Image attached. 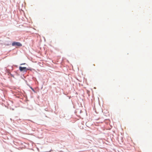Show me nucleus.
Listing matches in <instances>:
<instances>
[{
	"label": "nucleus",
	"instance_id": "1",
	"mask_svg": "<svg viewBox=\"0 0 152 152\" xmlns=\"http://www.w3.org/2000/svg\"><path fill=\"white\" fill-rule=\"evenodd\" d=\"M19 70L21 72H26L28 69L26 67H22L20 66L19 67Z\"/></svg>",
	"mask_w": 152,
	"mask_h": 152
},
{
	"label": "nucleus",
	"instance_id": "2",
	"mask_svg": "<svg viewBox=\"0 0 152 152\" xmlns=\"http://www.w3.org/2000/svg\"><path fill=\"white\" fill-rule=\"evenodd\" d=\"M12 45L13 46H17L19 47L22 46V45L21 43L19 42H13L12 44Z\"/></svg>",
	"mask_w": 152,
	"mask_h": 152
},
{
	"label": "nucleus",
	"instance_id": "3",
	"mask_svg": "<svg viewBox=\"0 0 152 152\" xmlns=\"http://www.w3.org/2000/svg\"><path fill=\"white\" fill-rule=\"evenodd\" d=\"M22 64H21L20 65H22Z\"/></svg>",
	"mask_w": 152,
	"mask_h": 152
}]
</instances>
